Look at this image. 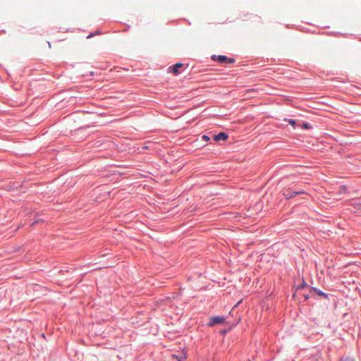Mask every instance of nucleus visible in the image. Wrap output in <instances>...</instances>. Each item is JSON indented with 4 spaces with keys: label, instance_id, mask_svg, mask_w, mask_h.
Instances as JSON below:
<instances>
[{
    "label": "nucleus",
    "instance_id": "f257e3e1",
    "mask_svg": "<svg viewBox=\"0 0 361 361\" xmlns=\"http://www.w3.org/2000/svg\"><path fill=\"white\" fill-rule=\"evenodd\" d=\"M303 193H304L303 190L291 191L290 189H286V190H283V195L286 199H290V198H292V197H295V195L303 194Z\"/></svg>",
    "mask_w": 361,
    "mask_h": 361
},
{
    "label": "nucleus",
    "instance_id": "f03ea898",
    "mask_svg": "<svg viewBox=\"0 0 361 361\" xmlns=\"http://www.w3.org/2000/svg\"><path fill=\"white\" fill-rule=\"evenodd\" d=\"M213 60H217L219 63H232L235 61L233 58H228L226 56H212Z\"/></svg>",
    "mask_w": 361,
    "mask_h": 361
},
{
    "label": "nucleus",
    "instance_id": "7ed1b4c3",
    "mask_svg": "<svg viewBox=\"0 0 361 361\" xmlns=\"http://www.w3.org/2000/svg\"><path fill=\"white\" fill-rule=\"evenodd\" d=\"M224 321H225V319L223 317H219V316L213 317H212L210 319V322L209 323V326H213L214 324H221Z\"/></svg>",
    "mask_w": 361,
    "mask_h": 361
},
{
    "label": "nucleus",
    "instance_id": "20e7f679",
    "mask_svg": "<svg viewBox=\"0 0 361 361\" xmlns=\"http://www.w3.org/2000/svg\"><path fill=\"white\" fill-rule=\"evenodd\" d=\"M228 136L226 133H219V134L214 135V139L216 140V141H219V140H226L228 139Z\"/></svg>",
    "mask_w": 361,
    "mask_h": 361
},
{
    "label": "nucleus",
    "instance_id": "39448f33",
    "mask_svg": "<svg viewBox=\"0 0 361 361\" xmlns=\"http://www.w3.org/2000/svg\"><path fill=\"white\" fill-rule=\"evenodd\" d=\"M351 205L355 209L356 211L361 212V199H357L351 202Z\"/></svg>",
    "mask_w": 361,
    "mask_h": 361
},
{
    "label": "nucleus",
    "instance_id": "423d86ee",
    "mask_svg": "<svg viewBox=\"0 0 361 361\" xmlns=\"http://www.w3.org/2000/svg\"><path fill=\"white\" fill-rule=\"evenodd\" d=\"M183 66V63H177L175 65H173L172 67H170V68H171V71L173 72V74L178 75L180 73L179 68H181Z\"/></svg>",
    "mask_w": 361,
    "mask_h": 361
},
{
    "label": "nucleus",
    "instance_id": "0eeeda50",
    "mask_svg": "<svg viewBox=\"0 0 361 361\" xmlns=\"http://www.w3.org/2000/svg\"><path fill=\"white\" fill-rule=\"evenodd\" d=\"M284 120H285V121H288V123H289L290 125H291L292 126H293V127H295V125H296V122H295V120H293V119H290H290L285 118Z\"/></svg>",
    "mask_w": 361,
    "mask_h": 361
},
{
    "label": "nucleus",
    "instance_id": "6e6552de",
    "mask_svg": "<svg viewBox=\"0 0 361 361\" xmlns=\"http://www.w3.org/2000/svg\"><path fill=\"white\" fill-rule=\"evenodd\" d=\"M341 361H355V360L352 357H342Z\"/></svg>",
    "mask_w": 361,
    "mask_h": 361
},
{
    "label": "nucleus",
    "instance_id": "1a4fd4ad",
    "mask_svg": "<svg viewBox=\"0 0 361 361\" xmlns=\"http://www.w3.org/2000/svg\"><path fill=\"white\" fill-rule=\"evenodd\" d=\"M301 127H302V128H305V129H309V128H310V126H309V124H307V123H304V124H302Z\"/></svg>",
    "mask_w": 361,
    "mask_h": 361
},
{
    "label": "nucleus",
    "instance_id": "9d476101",
    "mask_svg": "<svg viewBox=\"0 0 361 361\" xmlns=\"http://www.w3.org/2000/svg\"><path fill=\"white\" fill-rule=\"evenodd\" d=\"M202 140H204V141H209V137H208L207 135H204L202 136Z\"/></svg>",
    "mask_w": 361,
    "mask_h": 361
},
{
    "label": "nucleus",
    "instance_id": "9b49d317",
    "mask_svg": "<svg viewBox=\"0 0 361 361\" xmlns=\"http://www.w3.org/2000/svg\"><path fill=\"white\" fill-rule=\"evenodd\" d=\"M42 220H37V221H34L33 223H32L31 226H34L35 225H36L37 224H38Z\"/></svg>",
    "mask_w": 361,
    "mask_h": 361
},
{
    "label": "nucleus",
    "instance_id": "f8f14e48",
    "mask_svg": "<svg viewBox=\"0 0 361 361\" xmlns=\"http://www.w3.org/2000/svg\"><path fill=\"white\" fill-rule=\"evenodd\" d=\"M173 357L175 359H177V361H181V360L180 358H178V357L175 355H173Z\"/></svg>",
    "mask_w": 361,
    "mask_h": 361
},
{
    "label": "nucleus",
    "instance_id": "ddd939ff",
    "mask_svg": "<svg viewBox=\"0 0 361 361\" xmlns=\"http://www.w3.org/2000/svg\"><path fill=\"white\" fill-rule=\"evenodd\" d=\"M319 295H323L322 292H317Z\"/></svg>",
    "mask_w": 361,
    "mask_h": 361
},
{
    "label": "nucleus",
    "instance_id": "4468645a",
    "mask_svg": "<svg viewBox=\"0 0 361 361\" xmlns=\"http://www.w3.org/2000/svg\"><path fill=\"white\" fill-rule=\"evenodd\" d=\"M92 36H93V35H90L88 36V37H92Z\"/></svg>",
    "mask_w": 361,
    "mask_h": 361
}]
</instances>
